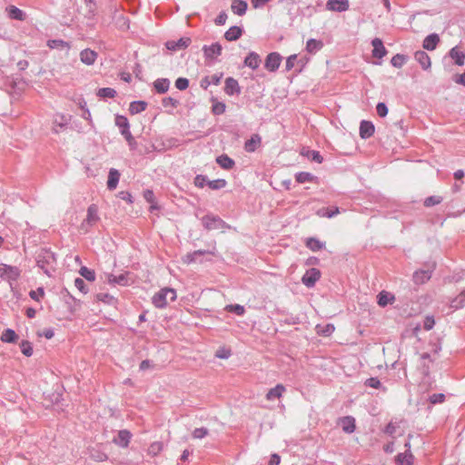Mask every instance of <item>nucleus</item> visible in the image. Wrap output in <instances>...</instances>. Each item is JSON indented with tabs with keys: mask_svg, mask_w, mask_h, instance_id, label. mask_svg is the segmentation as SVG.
<instances>
[{
	"mask_svg": "<svg viewBox=\"0 0 465 465\" xmlns=\"http://www.w3.org/2000/svg\"><path fill=\"white\" fill-rule=\"evenodd\" d=\"M306 155L312 162L317 163H322L323 162V157L319 151L309 150Z\"/></svg>",
	"mask_w": 465,
	"mask_h": 465,
	"instance_id": "13d9d810",
	"label": "nucleus"
},
{
	"mask_svg": "<svg viewBox=\"0 0 465 465\" xmlns=\"http://www.w3.org/2000/svg\"><path fill=\"white\" fill-rule=\"evenodd\" d=\"M315 330L318 335L328 337L333 333L335 327L332 323L317 324Z\"/></svg>",
	"mask_w": 465,
	"mask_h": 465,
	"instance_id": "37998d69",
	"label": "nucleus"
},
{
	"mask_svg": "<svg viewBox=\"0 0 465 465\" xmlns=\"http://www.w3.org/2000/svg\"><path fill=\"white\" fill-rule=\"evenodd\" d=\"M394 301L395 296L392 293L386 291H381L377 295V303L379 304V306L382 308L386 307L388 304L393 303Z\"/></svg>",
	"mask_w": 465,
	"mask_h": 465,
	"instance_id": "c85d7f7f",
	"label": "nucleus"
},
{
	"mask_svg": "<svg viewBox=\"0 0 465 465\" xmlns=\"http://www.w3.org/2000/svg\"><path fill=\"white\" fill-rule=\"evenodd\" d=\"M262 143V137L259 134H253L245 141L243 148L247 153H254Z\"/></svg>",
	"mask_w": 465,
	"mask_h": 465,
	"instance_id": "f3484780",
	"label": "nucleus"
},
{
	"mask_svg": "<svg viewBox=\"0 0 465 465\" xmlns=\"http://www.w3.org/2000/svg\"><path fill=\"white\" fill-rule=\"evenodd\" d=\"M61 296L64 302L67 306L69 313L73 315L76 311L75 303L80 302V301L77 300L74 295H72L66 288H63L61 290Z\"/></svg>",
	"mask_w": 465,
	"mask_h": 465,
	"instance_id": "4468645a",
	"label": "nucleus"
},
{
	"mask_svg": "<svg viewBox=\"0 0 465 465\" xmlns=\"http://www.w3.org/2000/svg\"><path fill=\"white\" fill-rule=\"evenodd\" d=\"M376 111H377V114L380 117H385L389 112L388 106L386 105L385 103H382V102L378 103V104L376 105Z\"/></svg>",
	"mask_w": 465,
	"mask_h": 465,
	"instance_id": "774afa93",
	"label": "nucleus"
},
{
	"mask_svg": "<svg viewBox=\"0 0 465 465\" xmlns=\"http://www.w3.org/2000/svg\"><path fill=\"white\" fill-rule=\"evenodd\" d=\"M465 306V290L450 301V307L453 310H459Z\"/></svg>",
	"mask_w": 465,
	"mask_h": 465,
	"instance_id": "a18cd8bd",
	"label": "nucleus"
},
{
	"mask_svg": "<svg viewBox=\"0 0 465 465\" xmlns=\"http://www.w3.org/2000/svg\"><path fill=\"white\" fill-rule=\"evenodd\" d=\"M414 456L411 452L399 453L395 457L397 465H413Z\"/></svg>",
	"mask_w": 465,
	"mask_h": 465,
	"instance_id": "4c0bfd02",
	"label": "nucleus"
},
{
	"mask_svg": "<svg viewBox=\"0 0 465 465\" xmlns=\"http://www.w3.org/2000/svg\"><path fill=\"white\" fill-rule=\"evenodd\" d=\"M46 45L50 49L65 50L67 52L71 49L70 43L63 39H49L46 42Z\"/></svg>",
	"mask_w": 465,
	"mask_h": 465,
	"instance_id": "7c9ffc66",
	"label": "nucleus"
},
{
	"mask_svg": "<svg viewBox=\"0 0 465 465\" xmlns=\"http://www.w3.org/2000/svg\"><path fill=\"white\" fill-rule=\"evenodd\" d=\"M35 262L37 267L43 270L44 273L47 276L52 275L56 266V254L49 248H43L36 254Z\"/></svg>",
	"mask_w": 465,
	"mask_h": 465,
	"instance_id": "f257e3e1",
	"label": "nucleus"
},
{
	"mask_svg": "<svg viewBox=\"0 0 465 465\" xmlns=\"http://www.w3.org/2000/svg\"><path fill=\"white\" fill-rule=\"evenodd\" d=\"M442 202V197L440 196H429L424 200V206L426 207H431L434 205H437Z\"/></svg>",
	"mask_w": 465,
	"mask_h": 465,
	"instance_id": "e2e57ef3",
	"label": "nucleus"
},
{
	"mask_svg": "<svg viewBox=\"0 0 465 465\" xmlns=\"http://www.w3.org/2000/svg\"><path fill=\"white\" fill-rule=\"evenodd\" d=\"M446 399L445 394L443 393H434L429 397V401L431 404H439L442 403Z\"/></svg>",
	"mask_w": 465,
	"mask_h": 465,
	"instance_id": "338daca9",
	"label": "nucleus"
},
{
	"mask_svg": "<svg viewBox=\"0 0 465 465\" xmlns=\"http://www.w3.org/2000/svg\"><path fill=\"white\" fill-rule=\"evenodd\" d=\"M224 93L229 96L239 95L241 94V86L235 78L229 76L225 79Z\"/></svg>",
	"mask_w": 465,
	"mask_h": 465,
	"instance_id": "ddd939ff",
	"label": "nucleus"
},
{
	"mask_svg": "<svg viewBox=\"0 0 465 465\" xmlns=\"http://www.w3.org/2000/svg\"><path fill=\"white\" fill-rule=\"evenodd\" d=\"M372 49V56L378 59H381L384 57L388 51L385 48L383 42L380 38H374L371 40Z\"/></svg>",
	"mask_w": 465,
	"mask_h": 465,
	"instance_id": "6ab92c4d",
	"label": "nucleus"
},
{
	"mask_svg": "<svg viewBox=\"0 0 465 465\" xmlns=\"http://www.w3.org/2000/svg\"><path fill=\"white\" fill-rule=\"evenodd\" d=\"M19 339V336L11 328H6L3 331L0 340L5 343H15Z\"/></svg>",
	"mask_w": 465,
	"mask_h": 465,
	"instance_id": "72a5a7b5",
	"label": "nucleus"
},
{
	"mask_svg": "<svg viewBox=\"0 0 465 465\" xmlns=\"http://www.w3.org/2000/svg\"><path fill=\"white\" fill-rule=\"evenodd\" d=\"M148 106L147 102L143 100H136L130 103L129 112L131 114H137L146 110Z\"/></svg>",
	"mask_w": 465,
	"mask_h": 465,
	"instance_id": "c9c22d12",
	"label": "nucleus"
},
{
	"mask_svg": "<svg viewBox=\"0 0 465 465\" xmlns=\"http://www.w3.org/2000/svg\"><path fill=\"white\" fill-rule=\"evenodd\" d=\"M121 173L120 172L115 168H111L108 173V179H107V189L109 191H113L116 189L119 180H120Z\"/></svg>",
	"mask_w": 465,
	"mask_h": 465,
	"instance_id": "a878e982",
	"label": "nucleus"
},
{
	"mask_svg": "<svg viewBox=\"0 0 465 465\" xmlns=\"http://www.w3.org/2000/svg\"><path fill=\"white\" fill-rule=\"evenodd\" d=\"M284 391L285 387L282 384L279 383L268 391L266 394V399L268 401H275L277 399H280Z\"/></svg>",
	"mask_w": 465,
	"mask_h": 465,
	"instance_id": "f704fd0d",
	"label": "nucleus"
},
{
	"mask_svg": "<svg viewBox=\"0 0 465 465\" xmlns=\"http://www.w3.org/2000/svg\"><path fill=\"white\" fill-rule=\"evenodd\" d=\"M440 43V37L437 34L433 33L425 37L422 43V47L428 51H433L436 49Z\"/></svg>",
	"mask_w": 465,
	"mask_h": 465,
	"instance_id": "c756f323",
	"label": "nucleus"
},
{
	"mask_svg": "<svg viewBox=\"0 0 465 465\" xmlns=\"http://www.w3.org/2000/svg\"><path fill=\"white\" fill-rule=\"evenodd\" d=\"M414 58L420 64L423 70H428L430 68V57L426 52L421 50L415 52Z\"/></svg>",
	"mask_w": 465,
	"mask_h": 465,
	"instance_id": "bb28decb",
	"label": "nucleus"
},
{
	"mask_svg": "<svg viewBox=\"0 0 465 465\" xmlns=\"http://www.w3.org/2000/svg\"><path fill=\"white\" fill-rule=\"evenodd\" d=\"M450 56L455 61L459 66H462L465 63V53L460 51L457 46L451 48L449 53Z\"/></svg>",
	"mask_w": 465,
	"mask_h": 465,
	"instance_id": "58836bf2",
	"label": "nucleus"
},
{
	"mask_svg": "<svg viewBox=\"0 0 465 465\" xmlns=\"http://www.w3.org/2000/svg\"><path fill=\"white\" fill-rule=\"evenodd\" d=\"M21 276V270L17 266L0 263V278L12 286Z\"/></svg>",
	"mask_w": 465,
	"mask_h": 465,
	"instance_id": "20e7f679",
	"label": "nucleus"
},
{
	"mask_svg": "<svg viewBox=\"0 0 465 465\" xmlns=\"http://www.w3.org/2000/svg\"><path fill=\"white\" fill-rule=\"evenodd\" d=\"M244 33L242 26L232 25L225 33L224 38L229 42L237 41Z\"/></svg>",
	"mask_w": 465,
	"mask_h": 465,
	"instance_id": "4be33fe9",
	"label": "nucleus"
},
{
	"mask_svg": "<svg viewBox=\"0 0 465 465\" xmlns=\"http://www.w3.org/2000/svg\"><path fill=\"white\" fill-rule=\"evenodd\" d=\"M114 122L120 131L130 128L129 120L125 115L116 114Z\"/></svg>",
	"mask_w": 465,
	"mask_h": 465,
	"instance_id": "603ef678",
	"label": "nucleus"
},
{
	"mask_svg": "<svg viewBox=\"0 0 465 465\" xmlns=\"http://www.w3.org/2000/svg\"><path fill=\"white\" fill-rule=\"evenodd\" d=\"M324 46V44L322 40L320 39H315V38H310L307 42H306V47H305V50L311 54H317L319 51H321Z\"/></svg>",
	"mask_w": 465,
	"mask_h": 465,
	"instance_id": "cd10ccee",
	"label": "nucleus"
},
{
	"mask_svg": "<svg viewBox=\"0 0 465 465\" xmlns=\"http://www.w3.org/2000/svg\"><path fill=\"white\" fill-rule=\"evenodd\" d=\"M130 274L129 272H125L124 273H121L119 275H114L113 273H105L106 281L110 285L115 286H129V279L128 275Z\"/></svg>",
	"mask_w": 465,
	"mask_h": 465,
	"instance_id": "f8f14e48",
	"label": "nucleus"
},
{
	"mask_svg": "<svg viewBox=\"0 0 465 465\" xmlns=\"http://www.w3.org/2000/svg\"><path fill=\"white\" fill-rule=\"evenodd\" d=\"M203 57L207 63H214L222 54L223 46L219 42L213 43L212 45H203L202 47Z\"/></svg>",
	"mask_w": 465,
	"mask_h": 465,
	"instance_id": "39448f33",
	"label": "nucleus"
},
{
	"mask_svg": "<svg viewBox=\"0 0 465 465\" xmlns=\"http://www.w3.org/2000/svg\"><path fill=\"white\" fill-rule=\"evenodd\" d=\"M163 450V443L162 441H153L148 447V455L152 457L157 456Z\"/></svg>",
	"mask_w": 465,
	"mask_h": 465,
	"instance_id": "8fccbe9b",
	"label": "nucleus"
},
{
	"mask_svg": "<svg viewBox=\"0 0 465 465\" xmlns=\"http://www.w3.org/2000/svg\"><path fill=\"white\" fill-rule=\"evenodd\" d=\"M212 113L214 115H221L225 113L226 104L223 102L218 101L216 98L212 97Z\"/></svg>",
	"mask_w": 465,
	"mask_h": 465,
	"instance_id": "49530a36",
	"label": "nucleus"
},
{
	"mask_svg": "<svg viewBox=\"0 0 465 465\" xmlns=\"http://www.w3.org/2000/svg\"><path fill=\"white\" fill-rule=\"evenodd\" d=\"M19 347H20L21 352L25 357H31L33 355L34 349H33V344L31 341H29L27 340H22L19 344Z\"/></svg>",
	"mask_w": 465,
	"mask_h": 465,
	"instance_id": "09e8293b",
	"label": "nucleus"
},
{
	"mask_svg": "<svg viewBox=\"0 0 465 465\" xmlns=\"http://www.w3.org/2000/svg\"><path fill=\"white\" fill-rule=\"evenodd\" d=\"M407 59V55L397 54L391 58V64L392 66L396 68H401L403 64L406 63Z\"/></svg>",
	"mask_w": 465,
	"mask_h": 465,
	"instance_id": "864d4df0",
	"label": "nucleus"
},
{
	"mask_svg": "<svg viewBox=\"0 0 465 465\" xmlns=\"http://www.w3.org/2000/svg\"><path fill=\"white\" fill-rule=\"evenodd\" d=\"M375 126L371 121L362 120L360 124V136L361 139H368L373 135Z\"/></svg>",
	"mask_w": 465,
	"mask_h": 465,
	"instance_id": "412c9836",
	"label": "nucleus"
},
{
	"mask_svg": "<svg viewBox=\"0 0 465 465\" xmlns=\"http://www.w3.org/2000/svg\"><path fill=\"white\" fill-rule=\"evenodd\" d=\"M79 274L88 282H94L96 279L95 272L86 266H82L79 270Z\"/></svg>",
	"mask_w": 465,
	"mask_h": 465,
	"instance_id": "de8ad7c7",
	"label": "nucleus"
},
{
	"mask_svg": "<svg viewBox=\"0 0 465 465\" xmlns=\"http://www.w3.org/2000/svg\"><path fill=\"white\" fill-rule=\"evenodd\" d=\"M305 245L308 249H310L312 252H318L325 248V242L320 241L318 238L315 237L308 238Z\"/></svg>",
	"mask_w": 465,
	"mask_h": 465,
	"instance_id": "ea45409f",
	"label": "nucleus"
},
{
	"mask_svg": "<svg viewBox=\"0 0 465 465\" xmlns=\"http://www.w3.org/2000/svg\"><path fill=\"white\" fill-rule=\"evenodd\" d=\"M340 213L338 207H322L316 211V214L319 217L332 218Z\"/></svg>",
	"mask_w": 465,
	"mask_h": 465,
	"instance_id": "79ce46f5",
	"label": "nucleus"
},
{
	"mask_svg": "<svg viewBox=\"0 0 465 465\" xmlns=\"http://www.w3.org/2000/svg\"><path fill=\"white\" fill-rule=\"evenodd\" d=\"M100 220V216L98 214V207L96 204L92 203L87 208L86 218L81 224V227L84 229L85 225L92 227L95 223Z\"/></svg>",
	"mask_w": 465,
	"mask_h": 465,
	"instance_id": "9b49d317",
	"label": "nucleus"
},
{
	"mask_svg": "<svg viewBox=\"0 0 465 465\" xmlns=\"http://www.w3.org/2000/svg\"><path fill=\"white\" fill-rule=\"evenodd\" d=\"M209 433V430L207 428L205 427H201V428H195L192 433L193 435V438L194 439H203L204 437H206Z\"/></svg>",
	"mask_w": 465,
	"mask_h": 465,
	"instance_id": "0e129e2a",
	"label": "nucleus"
},
{
	"mask_svg": "<svg viewBox=\"0 0 465 465\" xmlns=\"http://www.w3.org/2000/svg\"><path fill=\"white\" fill-rule=\"evenodd\" d=\"M90 458L96 462H103L108 460V455L99 447L90 450Z\"/></svg>",
	"mask_w": 465,
	"mask_h": 465,
	"instance_id": "e433bc0d",
	"label": "nucleus"
},
{
	"mask_svg": "<svg viewBox=\"0 0 465 465\" xmlns=\"http://www.w3.org/2000/svg\"><path fill=\"white\" fill-rule=\"evenodd\" d=\"M74 286L79 292H81L84 294H86L89 292L87 285L85 284L84 279H82V278H79V277L75 278Z\"/></svg>",
	"mask_w": 465,
	"mask_h": 465,
	"instance_id": "680f3d73",
	"label": "nucleus"
},
{
	"mask_svg": "<svg viewBox=\"0 0 465 465\" xmlns=\"http://www.w3.org/2000/svg\"><path fill=\"white\" fill-rule=\"evenodd\" d=\"M45 295L44 287H38L36 290H32L29 292V296L32 300L39 302L40 297Z\"/></svg>",
	"mask_w": 465,
	"mask_h": 465,
	"instance_id": "69168bd1",
	"label": "nucleus"
},
{
	"mask_svg": "<svg viewBox=\"0 0 465 465\" xmlns=\"http://www.w3.org/2000/svg\"><path fill=\"white\" fill-rule=\"evenodd\" d=\"M432 271L430 269L427 270H418L413 272L412 281L415 284L420 285L428 282L431 278Z\"/></svg>",
	"mask_w": 465,
	"mask_h": 465,
	"instance_id": "5701e85b",
	"label": "nucleus"
},
{
	"mask_svg": "<svg viewBox=\"0 0 465 465\" xmlns=\"http://www.w3.org/2000/svg\"><path fill=\"white\" fill-rule=\"evenodd\" d=\"M171 85V81L168 78H157L153 83V88L154 92L158 94H166Z\"/></svg>",
	"mask_w": 465,
	"mask_h": 465,
	"instance_id": "a211bd4d",
	"label": "nucleus"
},
{
	"mask_svg": "<svg viewBox=\"0 0 465 465\" xmlns=\"http://www.w3.org/2000/svg\"><path fill=\"white\" fill-rule=\"evenodd\" d=\"M225 310L229 312L234 313L238 316H242L245 312L244 306L241 304H229L225 307Z\"/></svg>",
	"mask_w": 465,
	"mask_h": 465,
	"instance_id": "5fc2aeb1",
	"label": "nucleus"
},
{
	"mask_svg": "<svg viewBox=\"0 0 465 465\" xmlns=\"http://www.w3.org/2000/svg\"><path fill=\"white\" fill-rule=\"evenodd\" d=\"M215 162L222 169L226 171H230L235 166V161L226 153L218 155Z\"/></svg>",
	"mask_w": 465,
	"mask_h": 465,
	"instance_id": "b1692460",
	"label": "nucleus"
},
{
	"mask_svg": "<svg viewBox=\"0 0 465 465\" xmlns=\"http://www.w3.org/2000/svg\"><path fill=\"white\" fill-rule=\"evenodd\" d=\"M162 104L164 108L171 107L172 109H175L180 104V102L172 96H167L163 98Z\"/></svg>",
	"mask_w": 465,
	"mask_h": 465,
	"instance_id": "4d7b16f0",
	"label": "nucleus"
},
{
	"mask_svg": "<svg viewBox=\"0 0 465 465\" xmlns=\"http://www.w3.org/2000/svg\"><path fill=\"white\" fill-rule=\"evenodd\" d=\"M6 12L11 19L17 21H24L25 19V13L15 5H8Z\"/></svg>",
	"mask_w": 465,
	"mask_h": 465,
	"instance_id": "473e14b6",
	"label": "nucleus"
},
{
	"mask_svg": "<svg viewBox=\"0 0 465 465\" xmlns=\"http://www.w3.org/2000/svg\"><path fill=\"white\" fill-rule=\"evenodd\" d=\"M201 223L203 227L207 231L225 230L230 228V225L220 216L211 213L203 216L201 218Z\"/></svg>",
	"mask_w": 465,
	"mask_h": 465,
	"instance_id": "7ed1b4c3",
	"label": "nucleus"
},
{
	"mask_svg": "<svg viewBox=\"0 0 465 465\" xmlns=\"http://www.w3.org/2000/svg\"><path fill=\"white\" fill-rule=\"evenodd\" d=\"M321 271L317 268L308 269L302 277V282L307 288H312L321 278Z\"/></svg>",
	"mask_w": 465,
	"mask_h": 465,
	"instance_id": "423d86ee",
	"label": "nucleus"
},
{
	"mask_svg": "<svg viewBox=\"0 0 465 465\" xmlns=\"http://www.w3.org/2000/svg\"><path fill=\"white\" fill-rule=\"evenodd\" d=\"M282 60V55L277 52L270 53L264 62V68L269 72H276Z\"/></svg>",
	"mask_w": 465,
	"mask_h": 465,
	"instance_id": "6e6552de",
	"label": "nucleus"
},
{
	"mask_svg": "<svg viewBox=\"0 0 465 465\" xmlns=\"http://www.w3.org/2000/svg\"><path fill=\"white\" fill-rule=\"evenodd\" d=\"M132 437L133 434L129 430L123 429L120 430L117 435L113 439V443L122 449H125L129 447Z\"/></svg>",
	"mask_w": 465,
	"mask_h": 465,
	"instance_id": "1a4fd4ad",
	"label": "nucleus"
},
{
	"mask_svg": "<svg viewBox=\"0 0 465 465\" xmlns=\"http://www.w3.org/2000/svg\"><path fill=\"white\" fill-rule=\"evenodd\" d=\"M192 43V39L189 36L180 37L178 40L166 41L164 45L166 49L176 52L179 50L186 49Z\"/></svg>",
	"mask_w": 465,
	"mask_h": 465,
	"instance_id": "0eeeda50",
	"label": "nucleus"
},
{
	"mask_svg": "<svg viewBox=\"0 0 465 465\" xmlns=\"http://www.w3.org/2000/svg\"><path fill=\"white\" fill-rule=\"evenodd\" d=\"M231 9L234 15L242 16L247 12L248 3L245 0H232L231 4Z\"/></svg>",
	"mask_w": 465,
	"mask_h": 465,
	"instance_id": "393cba45",
	"label": "nucleus"
},
{
	"mask_svg": "<svg viewBox=\"0 0 465 465\" xmlns=\"http://www.w3.org/2000/svg\"><path fill=\"white\" fill-rule=\"evenodd\" d=\"M231 355H232V351L225 347H220L215 351V357L218 359L227 360L231 357Z\"/></svg>",
	"mask_w": 465,
	"mask_h": 465,
	"instance_id": "052dcab7",
	"label": "nucleus"
},
{
	"mask_svg": "<svg viewBox=\"0 0 465 465\" xmlns=\"http://www.w3.org/2000/svg\"><path fill=\"white\" fill-rule=\"evenodd\" d=\"M168 296L171 302H174L177 298L176 291L171 287L162 288L152 297V303L157 309H164L168 305Z\"/></svg>",
	"mask_w": 465,
	"mask_h": 465,
	"instance_id": "f03ea898",
	"label": "nucleus"
},
{
	"mask_svg": "<svg viewBox=\"0 0 465 465\" xmlns=\"http://www.w3.org/2000/svg\"><path fill=\"white\" fill-rule=\"evenodd\" d=\"M209 179L207 175L196 174L193 179V184L197 188H203L205 185L208 186Z\"/></svg>",
	"mask_w": 465,
	"mask_h": 465,
	"instance_id": "6e6d98bb",
	"label": "nucleus"
},
{
	"mask_svg": "<svg viewBox=\"0 0 465 465\" xmlns=\"http://www.w3.org/2000/svg\"><path fill=\"white\" fill-rule=\"evenodd\" d=\"M213 252L209 250H196L192 252L186 253L183 257V262L186 264H192V263H202L203 260L202 257L205 254H213Z\"/></svg>",
	"mask_w": 465,
	"mask_h": 465,
	"instance_id": "9d476101",
	"label": "nucleus"
},
{
	"mask_svg": "<svg viewBox=\"0 0 465 465\" xmlns=\"http://www.w3.org/2000/svg\"><path fill=\"white\" fill-rule=\"evenodd\" d=\"M98 302L105 304L115 306L118 303V299L107 292H99L95 295Z\"/></svg>",
	"mask_w": 465,
	"mask_h": 465,
	"instance_id": "a19ab883",
	"label": "nucleus"
},
{
	"mask_svg": "<svg viewBox=\"0 0 465 465\" xmlns=\"http://www.w3.org/2000/svg\"><path fill=\"white\" fill-rule=\"evenodd\" d=\"M227 185V181L223 178H218L214 180H209L208 187L211 190L218 191L224 188Z\"/></svg>",
	"mask_w": 465,
	"mask_h": 465,
	"instance_id": "3c124183",
	"label": "nucleus"
},
{
	"mask_svg": "<svg viewBox=\"0 0 465 465\" xmlns=\"http://www.w3.org/2000/svg\"><path fill=\"white\" fill-rule=\"evenodd\" d=\"M295 181L298 183H316L318 177L309 172H298L294 175Z\"/></svg>",
	"mask_w": 465,
	"mask_h": 465,
	"instance_id": "2f4dec72",
	"label": "nucleus"
},
{
	"mask_svg": "<svg viewBox=\"0 0 465 465\" xmlns=\"http://www.w3.org/2000/svg\"><path fill=\"white\" fill-rule=\"evenodd\" d=\"M98 57V53L90 48L82 50L79 54L80 61L85 65H93Z\"/></svg>",
	"mask_w": 465,
	"mask_h": 465,
	"instance_id": "2eb2a0df",
	"label": "nucleus"
},
{
	"mask_svg": "<svg viewBox=\"0 0 465 465\" xmlns=\"http://www.w3.org/2000/svg\"><path fill=\"white\" fill-rule=\"evenodd\" d=\"M262 63L260 55L254 52L251 51L243 60V65L251 68L252 70H256Z\"/></svg>",
	"mask_w": 465,
	"mask_h": 465,
	"instance_id": "aec40b11",
	"label": "nucleus"
},
{
	"mask_svg": "<svg viewBox=\"0 0 465 465\" xmlns=\"http://www.w3.org/2000/svg\"><path fill=\"white\" fill-rule=\"evenodd\" d=\"M116 95V90L112 87H102L96 91V96L100 99L114 98Z\"/></svg>",
	"mask_w": 465,
	"mask_h": 465,
	"instance_id": "c03bdc74",
	"label": "nucleus"
},
{
	"mask_svg": "<svg viewBox=\"0 0 465 465\" xmlns=\"http://www.w3.org/2000/svg\"><path fill=\"white\" fill-rule=\"evenodd\" d=\"M326 9L333 12H344L349 9V0H327Z\"/></svg>",
	"mask_w": 465,
	"mask_h": 465,
	"instance_id": "dca6fc26",
	"label": "nucleus"
},
{
	"mask_svg": "<svg viewBox=\"0 0 465 465\" xmlns=\"http://www.w3.org/2000/svg\"><path fill=\"white\" fill-rule=\"evenodd\" d=\"M190 81L186 77H178L175 82L174 85L179 91H184L189 87Z\"/></svg>",
	"mask_w": 465,
	"mask_h": 465,
	"instance_id": "bf43d9fd",
	"label": "nucleus"
}]
</instances>
